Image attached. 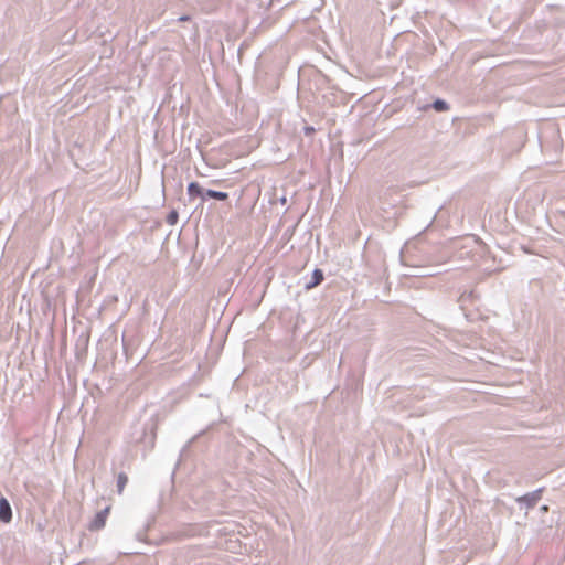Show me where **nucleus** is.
Returning a JSON list of instances; mask_svg holds the SVG:
<instances>
[{"mask_svg": "<svg viewBox=\"0 0 565 565\" xmlns=\"http://www.w3.org/2000/svg\"><path fill=\"white\" fill-rule=\"evenodd\" d=\"M109 511H110V507H106L105 509L98 511L96 513V515L94 516V519L90 521V523L88 525V530L89 531L102 530L106 524V520L109 514Z\"/></svg>", "mask_w": 565, "mask_h": 565, "instance_id": "f257e3e1", "label": "nucleus"}, {"mask_svg": "<svg viewBox=\"0 0 565 565\" xmlns=\"http://www.w3.org/2000/svg\"><path fill=\"white\" fill-rule=\"evenodd\" d=\"M188 193L190 196L201 195L202 189L196 182H192L188 185Z\"/></svg>", "mask_w": 565, "mask_h": 565, "instance_id": "423d86ee", "label": "nucleus"}, {"mask_svg": "<svg viewBox=\"0 0 565 565\" xmlns=\"http://www.w3.org/2000/svg\"><path fill=\"white\" fill-rule=\"evenodd\" d=\"M12 520V509L9 501L4 498H0V521L8 523Z\"/></svg>", "mask_w": 565, "mask_h": 565, "instance_id": "f03ea898", "label": "nucleus"}, {"mask_svg": "<svg viewBox=\"0 0 565 565\" xmlns=\"http://www.w3.org/2000/svg\"><path fill=\"white\" fill-rule=\"evenodd\" d=\"M177 220H178V214H177V212H172V213H170V214H169V216H168V222H169L170 224H175V223H177Z\"/></svg>", "mask_w": 565, "mask_h": 565, "instance_id": "6e6552de", "label": "nucleus"}, {"mask_svg": "<svg viewBox=\"0 0 565 565\" xmlns=\"http://www.w3.org/2000/svg\"><path fill=\"white\" fill-rule=\"evenodd\" d=\"M322 280H323V273L320 269H315L313 274H312V281L309 285H307V288L308 289L313 288V287L318 286L319 284H321Z\"/></svg>", "mask_w": 565, "mask_h": 565, "instance_id": "7ed1b4c3", "label": "nucleus"}, {"mask_svg": "<svg viewBox=\"0 0 565 565\" xmlns=\"http://www.w3.org/2000/svg\"><path fill=\"white\" fill-rule=\"evenodd\" d=\"M128 482V477L125 472H119L118 476H117V491L119 494L122 493L126 484Z\"/></svg>", "mask_w": 565, "mask_h": 565, "instance_id": "20e7f679", "label": "nucleus"}, {"mask_svg": "<svg viewBox=\"0 0 565 565\" xmlns=\"http://www.w3.org/2000/svg\"><path fill=\"white\" fill-rule=\"evenodd\" d=\"M434 108L438 111H444L448 109V106L444 100H436L434 103Z\"/></svg>", "mask_w": 565, "mask_h": 565, "instance_id": "0eeeda50", "label": "nucleus"}, {"mask_svg": "<svg viewBox=\"0 0 565 565\" xmlns=\"http://www.w3.org/2000/svg\"><path fill=\"white\" fill-rule=\"evenodd\" d=\"M209 198L216 199L220 201H225L228 198V194L225 192L214 191V190H207L205 193Z\"/></svg>", "mask_w": 565, "mask_h": 565, "instance_id": "39448f33", "label": "nucleus"}]
</instances>
